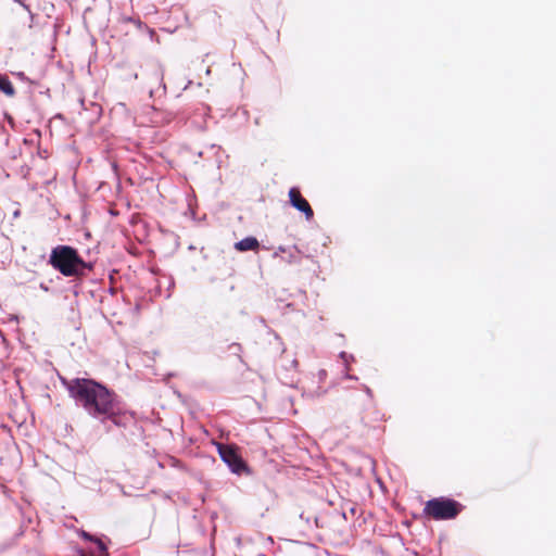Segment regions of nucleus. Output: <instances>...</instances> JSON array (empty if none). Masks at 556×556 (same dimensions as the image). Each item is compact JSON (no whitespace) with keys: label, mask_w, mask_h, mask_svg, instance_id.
I'll use <instances>...</instances> for the list:
<instances>
[{"label":"nucleus","mask_w":556,"mask_h":556,"mask_svg":"<svg viewBox=\"0 0 556 556\" xmlns=\"http://www.w3.org/2000/svg\"><path fill=\"white\" fill-rule=\"evenodd\" d=\"M339 357L343 361L344 369H346V370H349V363L355 361L354 355L349 354L344 351L340 352Z\"/></svg>","instance_id":"10"},{"label":"nucleus","mask_w":556,"mask_h":556,"mask_svg":"<svg viewBox=\"0 0 556 556\" xmlns=\"http://www.w3.org/2000/svg\"><path fill=\"white\" fill-rule=\"evenodd\" d=\"M170 298V292L168 291L166 294V299Z\"/></svg>","instance_id":"24"},{"label":"nucleus","mask_w":556,"mask_h":556,"mask_svg":"<svg viewBox=\"0 0 556 556\" xmlns=\"http://www.w3.org/2000/svg\"><path fill=\"white\" fill-rule=\"evenodd\" d=\"M289 199L291 205L298 211L302 212L307 220L313 218L314 212L309 203L300 194L295 188L290 189Z\"/></svg>","instance_id":"6"},{"label":"nucleus","mask_w":556,"mask_h":556,"mask_svg":"<svg viewBox=\"0 0 556 556\" xmlns=\"http://www.w3.org/2000/svg\"><path fill=\"white\" fill-rule=\"evenodd\" d=\"M205 74H206V75H210V74H211V70H210V68H206Z\"/></svg>","instance_id":"22"},{"label":"nucleus","mask_w":556,"mask_h":556,"mask_svg":"<svg viewBox=\"0 0 556 556\" xmlns=\"http://www.w3.org/2000/svg\"><path fill=\"white\" fill-rule=\"evenodd\" d=\"M298 362L295 359L292 361V365L296 366Z\"/></svg>","instance_id":"23"},{"label":"nucleus","mask_w":556,"mask_h":556,"mask_svg":"<svg viewBox=\"0 0 556 556\" xmlns=\"http://www.w3.org/2000/svg\"><path fill=\"white\" fill-rule=\"evenodd\" d=\"M160 77H161V81L163 80V71L161 70L160 71Z\"/></svg>","instance_id":"21"},{"label":"nucleus","mask_w":556,"mask_h":556,"mask_svg":"<svg viewBox=\"0 0 556 556\" xmlns=\"http://www.w3.org/2000/svg\"><path fill=\"white\" fill-rule=\"evenodd\" d=\"M258 556H266V555H264V554H260Z\"/></svg>","instance_id":"25"},{"label":"nucleus","mask_w":556,"mask_h":556,"mask_svg":"<svg viewBox=\"0 0 556 556\" xmlns=\"http://www.w3.org/2000/svg\"><path fill=\"white\" fill-rule=\"evenodd\" d=\"M72 397L87 415L109 429L111 426L126 428L135 422V415L119 401L118 396L92 379L72 380Z\"/></svg>","instance_id":"1"},{"label":"nucleus","mask_w":556,"mask_h":556,"mask_svg":"<svg viewBox=\"0 0 556 556\" xmlns=\"http://www.w3.org/2000/svg\"><path fill=\"white\" fill-rule=\"evenodd\" d=\"M189 85H191V81H188V85L184 87V90H187L189 88Z\"/></svg>","instance_id":"18"},{"label":"nucleus","mask_w":556,"mask_h":556,"mask_svg":"<svg viewBox=\"0 0 556 556\" xmlns=\"http://www.w3.org/2000/svg\"><path fill=\"white\" fill-rule=\"evenodd\" d=\"M189 85H191V81H188V85L184 87V90H187L189 88Z\"/></svg>","instance_id":"20"},{"label":"nucleus","mask_w":556,"mask_h":556,"mask_svg":"<svg viewBox=\"0 0 556 556\" xmlns=\"http://www.w3.org/2000/svg\"><path fill=\"white\" fill-rule=\"evenodd\" d=\"M260 243L255 237H245L235 243V249L241 252L256 250Z\"/></svg>","instance_id":"7"},{"label":"nucleus","mask_w":556,"mask_h":556,"mask_svg":"<svg viewBox=\"0 0 556 556\" xmlns=\"http://www.w3.org/2000/svg\"><path fill=\"white\" fill-rule=\"evenodd\" d=\"M363 390L365 391V393L369 396V397H372V391L369 387H367L366 384L363 386Z\"/></svg>","instance_id":"12"},{"label":"nucleus","mask_w":556,"mask_h":556,"mask_svg":"<svg viewBox=\"0 0 556 556\" xmlns=\"http://www.w3.org/2000/svg\"><path fill=\"white\" fill-rule=\"evenodd\" d=\"M189 85H191V81H188V85L184 87V90H187L189 88Z\"/></svg>","instance_id":"17"},{"label":"nucleus","mask_w":556,"mask_h":556,"mask_svg":"<svg viewBox=\"0 0 556 556\" xmlns=\"http://www.w3.org/2000/svg\"><path fill=\"white\" fill-rule=\"evenodd\" d=\"M77 533L85 540L90 541L96 545L93 548H90L87 552L78 549L77 553L79 554V556H109L108 547L100 539L94 538L93 535L84 530H77Z\"/></svg>","instance_id":"5"},{"label":"nucleus","mask_w":556,"mask_h":556,"mask_svg":"<svg viewBox=\"0 0 556 556\" xmlns=\"http://www.w3.org/2000/svg\"><path fill=\"white\" fill-rule=\"evenodd\" d=\"M0 90L7 96L14 94V87L8 76L0 74Z\"/></svg>","instance_id":"9"},{"label":"nucleus","mask_w":556,"mask_h":556,"mask_svg":"<svg viewBox=\"0 0 556 556\" xmlns=\"http://www.w3.org/2000/svg\"><path fill=\"white\" fill-rule=\"evenodd\" d=\"M217 450L220 459L228 466L231 472L241 475L249 470L247 464L233 446L219 444Z\"/></svg>","instance_id":"3"},{"label":"nucleus","mask_w":556,"mask_h":556,"mask_svg":"<svg viewBox=\"0 0 556 556\" xmlns=\"http://www.w3.org/2000/svg\"><path fill=\"white\" fill-rule=\"evenodd\" d=\"M49 263L64 276H70V245L54 248Z\"/></svg>","instance_id":"4"},{"label":"nucleus","mask_w":556,"mask_h":556,"mask_svg":"<svg viewBox=\"0 0 556 556\" xmlns=\"http://www.w3.org/2000/svg\"><path fill=\"white\" fill-rule=\"evenodd\" d=\"M318 375H319V379L323 380L326 377V371L325 370H320Z\"/></svg>","instance_id":"13"},{"label":"nucleus","mask_w":556,"mask_h":556,"mask_svg":"<svg viewBox=\"0 0 556 556\" xmlns=\"http://www.w3.org/2000/svg\"><path fill=\"white\" fill-rule=\"evenodd\" d=\"M71 256H72V276L81 273L78 268L80 265L84 269H90L89 265H87L80 261L76 250L72 249Z\"/></svg>","instance_id":"8"},{"label":"nucleus","mask_w":556,"mask_h":556,"mask_svg":"<svg viewBox=\"0 0 556 556\" xmlns=\"http://www.w3.org/2000/svg\"><path fill=\"white\" fill-rule=\"evenodd\" d=\"M343 378L349 380H357L358 378L356 376L350 375L349 370H343Z\"/></svg>","instance_id":"11"},{"label":"nucleus","mask_w":556,"mask_h":556,"mask_svg":"<svg viewBox=\"0 0 556 556\" xmlns=\"http://www.w3.org/2000/svg\"><path fill=\"white\" fill-rule=\"evenodd\" d=\"M174 287V280L172 278H168V288H173Z\"/></svg>","instance_id":"15"},{"label":"nucleus","mask_w":556,"mask_h":556,"mask_svg":"<svg viewBox=\"0 0 556 556\" xmlns=\"http://www.w3.org/2000/svg\"><path fill=\"white\" fill-rule=\"evenodd\" d=\"M62 381H63L64 386H66L70 389V384L66 382V380L63 379Z\"/></svg>","instance_id":"16"},{"label":"nucleus","mask_w":556,"mask_h":556,"mask_svg":"<svg viewBox=\"0 0 556 556\" xmlns=\"http://www.w3.org/2000/svg\"><path fill=\"white\" fill-rule=\"evenodd\" d=\"M462 504L444 496L434 497L426 502L424 515L434 520L454 519L462 511Z\"/></svg>","instance_id":"2"},{"label":"nucleus","mask_w":556,"mask_h":556,"mask_svg":"<svg viewBox=\"0 0 556 556\" xmlns=\"http://www.w3.org/2000/svg\"><path fill=\"white\" fill-rule=\"evenodd\" d=\"M18 3H21L23 5L24 9H26L28 12H30L28 5H26L25 3H23L21 0H16Z\"/></svg>","instance_id":"14"},{"label":"nucleus","mask_w":556,"mask_h":556,"mask_svg":"<svg viewBox=\"0 0 556 556\" xmlns=\"http://www.w3.org/2000/svg\"><path fill=\"white\" fill-rule=\"evenodd\" d=\"M189 85H191V81H188V85L184 87V90H187L189 88Z\"/></svg>","instance_id":"19"}]
</instances>
